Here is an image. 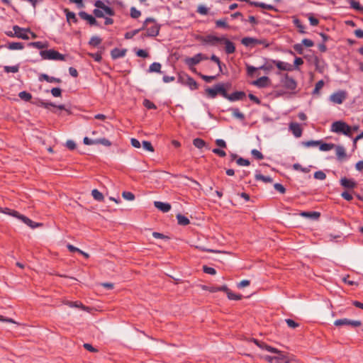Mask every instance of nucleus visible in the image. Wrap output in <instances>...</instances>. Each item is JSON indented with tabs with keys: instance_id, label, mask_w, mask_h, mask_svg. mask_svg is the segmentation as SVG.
<instances>
[{
	"instance_id": "nucleus-46",
	"label": "nucleus",
	"mask_w": 363,
	"mask_h": 363,
	"mask_svg": "<svg viewBox=\"0 0 363 363\" xmlns=\"http://www.w3.org/2000/svg\"><path fill=\"white\" fill-rule=\"evenodd\" d=\"M206 144V142L203 139L199 138H196L193 140V145L199 149H201L203 147H205Z\"/></svg>"
},
{
	"instance_id": "nucleus-47",
	"label": "nucleus",
	"mask_w": 363,
	"mask_h": 363,
	"mask_svg": "<svg viewBox=\"0 0 363 363\" xmlns=\"http://www.w3.org/2000/svg\"><path fill=\"white\" fill-rule=\"evenodd\" d=\"M228 298L230 300L239 301L242 298V296L240 294H235L231 290L228 292Z\"/></svg>"
},
{
	"instance_id": "nucleus-12",
	"label": "nucleus",
	"mask_w": 363,
	"mask_h": 363,
	"mask_svg": "<svg viewBox=\"0 0 363 363\" xmlns=\"http://www.w3.org/2000/svg\"><path fill=\"white\" fill-rule=\"evenodd\" d=\"M340 184L347 190L353 189L357 186V183L353 179H347V177H342Z\"/></svg>"
},
{
	"instance_id": "nucleus-23",
	"label": "nucleus",
	"mask_w": 363,
	"mask_h": 363,
	"mask_svg": "<svg viewBox=\"0 0 363 363\" xmlns=\"http://www.w3.org/2000/svg\"><path fill=\"white\" fill-rule=\"evenodd\" d=\"M264 60L265 61L264 64L259 67V69L269 73L274 67V63L272 62L274 60L264 58Z\"/></svg>"
},
{
	"instance_id": "nucleus-61",
	"label": "nucleus",
	"mask_w": 363,
	"mask_h": 363,
	"mask_svg": "<svg viewBox=\"0 0 363 363\" xmlns=\"http://www.w3.org/2000/svg\"><path fill=\"white\" fill-rule=\"evenodd\" d=\"M143 147L147 151L154 152V147L150 141L143 140Z\"/></svg>"
},
{
	"instance_id": "nucleus-35",
	"label": "nucleus",
	"mask_w": 363,
	"mask_h": 363,
	"mask_svg": "<svg viewBox=\"0 0 363 363\" xmlns=\"http://www.w3.org/2000/svg\"><path fill=\"white\" fill-rule=\"evenodd\" d=\"M0 213L7 214L17 218L19 212L9 208H0Z\"/></svg>"
},
{
	"instance_id": "nucleus-16",
	"label": "nucleus",
	"mask_w": 363,
	"mask_h": 363,
	"mask_svg": "<svg viewBox=\"0 0 363 363\" xmlns=\"http://www.w3.org/2000/svg\"><path fill=\"white\" fill-rule=\"evenodd\" d=\"M269 83H270L269 78L267 76H263V77H261L258 78L257 79L255 80L252 82V84L259 88H264V87L268 86Z\"/></svg>"
},
{
	"instance_id": "nucleus-62",
	"label": "nucleus",
	"mask_w": 363,
	"mask_h": 363,
	"mask_svg": "<svg viewBox=\"0 0 363 363\" xmlns=\"http://www.w3.org/2000/svg\"><path fill=\"white\" fill-rule=\"evenodd\" d=\"M203 271L204 273L211 275H215L216 274V270L214 268L207 265L203 266Z\"/></svg>"
},
{
	"instance_id": "nucleus-42",
	"label": "nucleus",
	"mask_w": 363,
	"mask_h": 363,
	"mask_svg": "<svg viewBox=\"0 0 363 363\" xmlns=\"http://www.w3.org/2000/svg\"><path fill=\"white\" fill-rule=\"evenodd\" d=\"M19 67H20L19 64H17L13 66L6 65L4 67V71L6 73H9V72L16 73L18 72Z\"/></svg>"
},
{
	"instance_id": "nucleus-45",
	"label": "nucleus",
	"mask_w": 363,
	"mask_h": 363,
	"mask_svg": "<svg viewBox=\"0 0 363 363\" xmlns=\"http://www.w3.org/2000/svg\"><path fill=\"white\" fill-rule=\"evenodd\" d=\"M216 28H223L224 29L230 28V26L226 22V18L216 21Z\"/></svg>"
},
{
	"instance_id": "nucleus-19",
	"label": "nucleus",
	"mask_w": 363,
	"mask_h": 363,
	"mask_svg": "<svg viewBox=\"0 0 363 363\" xmlns=\"http://www.w3.org/2000/svg\"><path fill=\"white\" fill-rule=\"evenodd\" d=\"M38 79L40 82L45 81L49 83H61L62 80L60 78H57L55 77H50L47 74L42 73L39 75Z\"/></svg>"
},
{
	"instance_id": "nucleus-2",
	"label": "nucleus",
	"mask_w": 363,
	"mask_h": 363,
	"mask_svg": "<svg viewBox=\"0 0 363 363\" xmlns=\"http://www.w3.org/2000/svg\"><path fill=\"white\" fill-rule=\"evenodd\" d=\"M205 94L208 99H215L218 95H220L227 99L228 96V93L226 89H224V84L223 82L217 83L212 87H206L205 89Z\"/></svg>"
},
{
	"instance_id": "nucleus-15",
	"label": "nucleus",
	"mask_w": 363,
	"mask_h": 363,
	"mask_svg": "<svg viewBox=\"0 0 363 363\" xmlns=\"http://www.w3.org/2000/svg\"><path fill=\"white\" fill-rule=\"evenodd\" d=\"M347 124V123L342 121L333 122L331 125V131L337 133H342Z\"/></svg>"
},
{
	"instance_id": "nucleus-31",
	"label": "nucleus",
	"mask_w": 363,
	"mask_h": 363,
	"mask_svg": "<svg viewBox=\"0 0 363 363\" xmlns=\"http://www.w3.org/2000/svg\"><path fill=\"white\" fill-rule=\"evenodd\" d=\"M176 218L179 225L186 226L190 223L189 219L181 213H178Z\"/></svg>"
},
{
	"instance_id": "nucleus-59",
	"label": "nucleus",
	"mask_w": 363,
	"mask_h": 363,
	"mask_svg": "<svg viewBox=\"0 0 363 363\" xmlns=\"http://www.w3.org/2000/svg\"><path fill=\"white\" fill-rule=\"evenodd\" d=\"M199 75L203 80H204L207 83H210L217 78V76H208V75H204L201 73H199Z\"/></svg>"
},
{
	"instance_id": "nucleus-26",
	"label": "nucleus",
	"mask_w": 363,
	"mask_h": 363,
	"mask_svg": "<svg viewBox=\"0 0 363 363\" xmlns=\"http://www.w3.org/2000/svg\"><path fill=\"white\" fill-rule=\"evenodd\" d=\"M185 64L191 69L192 67L200 62L199 57H197V54H196L192 57H186L184 60Z\"/></svg>"
},
{
	"instance_id": "nucleus-48",
	"label": "nucleus",
	"mask_w": 363,
	"mask_h": 363,
	"mask_svg": "<svg viewBox=\"0 0 363 363\" xmlns=\"http://www.w3.org/2000/svg\"><path fill=\"white\" fill-rule=\"evenodd\" d=\"M336 155L337 158L341 160L343 157H346V152L345 148L342 146H337L336 147Z\"/></svg>"
},
{
	"instance_id": "nucleus-14",
	"label": "nucleus",
	"mask_w": 363,
	"mask_h": 363,
	"mask_svg": "<svg viewBox=\"0 0 363 363\" xmlns=\"http://www.w3.org/2000/svg\"><path fill=\"white\" fill-rule=\"evenodd\" d=\"M246 97V94L243 91H236L228 96L227 99L230 101H242Z\"/></svg>"
},
{
	"instance_id": "nucleus-41",
	"label": "nucleus",
	"mask_w": 363,
	"mask_h": 363,
	"mask_svg": "<svg viewBox=\"0 0 363 363\" xmlns=\"http://www.w3.org/2000/svg\"><path fill=\"white\" fill-rule=\"evenodd\" d=\"M18 97L24 101H30L32 99V95L26 91L19 92Z\"/></svg>"
},
{
	"instance_id": "nucleus-20",
	"label": "nucleus",
	"mask_w": 363,
	"mask_h": 363,
	"mask_svg": "<svg viewBox=\"0 0 363 363\" xmlns=\"http://www.w3.org/2000/svg\"><path fill=\"white\" fill-rule=\"evenodd\" d=\"M154 206L155 208H157L158 210L163 213H167L171 210V204L169 203H164L162 201H155Z\"/></svg>"
},
{
	"instance_id": "nucleus-51",
	"label": "nucleus",
	"mask_w": 363,
	"mask_h": 363,
	"mask_svg": "<svg viewBox=\"0 0 363 363\" xmlns=\"http://www.w3.org/2000/svg\"><path fill=\"white\" fill-rule=\"evenodd\" d=\"M155 19L154 18L148 17L145 20V21L143 23L142 27L140 28L139 29H140V31L144 30H145L147 31V28H148V24L150 23H155Z\"/></svg>"
},
{
	"instance_id": "nucleus-10",
	"label": "nucleus",
	"mask_w": 363,
	"mask_h": 363,
	"mask_svg": "<svg viewBox=\"0 0 363 363\" xmlns=\"http://www.w3.org/2000/svg\"><path fill=\"white\" fill-rule=\"evenodd\" d=\"M17 218L21 220L23 223H24L26 225H27L32 229H35L38 227L43 226V225L42 223H36V222L33 221L29 218L26 217L24 215L21 214L20 213H19V215L18 216Z\"/></svg>"
},
{
	"instance_id": "nucleus-11",
	"label": "nucleus",
	"mask_w": 363,
	"mask_h": 363,
	"mask_svg": "<svg viewBox=\"0 0 363 363\" xmlns=\"http://www.w3.org/2000/svg\"><path fill=\"white\" fill-rule=\"evenodd\" d=\"M221 43L225 45V52L228 55L233 54L235 52V44L225 36H222Z\"/></svg>"
},
{
	"instance_id": "nucleus-52",
	"label": "nucleus",
	"mask_w": 363,
	"mask_h": 363,
	"mask_svg": "<svg viewBox=\"0 0 363 363\" xmlns=\"http://www.w3.org/2000/svg\"><path fill=\"white\" fill-rule=\"evenodd\" d=\"M143 105L147 109H157V106L153 102L147 99L143 100Z\"/></svg>"
},
{
	"instance_id": "nucleus-1",
	"label": "nucleus",
	"mask_w": 363,
	"mask_h": 363,
	"mask_svg": "<svg viewBox=\"0 0 363 363\" xmlns=\"http://www.w3.org/2000/svg\"><path fill=\"white\" fill-rule=\"evenodd\" d=\"M94 5L96 9L93 10V13L96 18H104V13L109 16H113L116 14L114 9L106 5L101 0L95 1Z\"/></svg>"
},
{
	"instance_id": "nucleus-22",
	"label": "nucleus",
	"mask_w": 363,
	"mask_h": 363,
	"mask_svg": "<svg viewBox=\"0 0 363 363\" xmlns=\"http://www.w3.org/2000/svg\"><path fill=\"white\" fill-rule=\"evenodd\" d=\"M126 49H119L118 48H113L111 51V56L113 60H116L120 57H123L126 54Z\"/></svg>"
},
{
	"instance_id": "nucleus-17",
	"label": "nucleus",
	"mask_w": 363,
	"mask_h": 363,
	"mask_svg": "<svg viewBox=\"0 0 363 363\" xmlns=\"http://www.w3.org/2000/svg\"><path fill=\"white\" fill-rule=\"evenodd\" d=\"M272 62L274 63V65L278 68L280 71H288L291 72L292 71V65L282 62L280 60H273Z\"/></svg>"
},
{
	"instance_id": "nucleus-64",
	"label": "nucleus",
	"mask_w": 363,
	"mask_h": 363,
	"mask_svg": "<svg viewBox=\"0 0 363 363\" xmlns=\"http://www.w3.org/2000/svg\"><path fill=\"white\" fill-rule=\"evenodd\" d=\"M314 178L319 180H324L326 178V174L323 171H317L314 173Z\"/></svg>"
},
{
	"instance_id": "nucleus-33",
	"label": "nucleus",
	"mask_w": 363,
	"mask_h": 363,
	"mask_svg": "<svg viewBox=\"0 0 363 363\" xmlns=\"http://www.w3.org/2000/svg\"><path fill=\"white\" fill-rule=\"evenodd\" d=\"M350 5V8L353 9L357 11L363 13V6H362L359 2L356 1L354 0H345Z\"/></svg>"
},
{
	"instance_id": "nucleus-54",
	"label": "nucleus",
	"mask_w": 363,
	"mask_h": 363,
	"mask_svg": "<svg viewBox=\"0 0 363 363\" xmlns=\"http://www.w3.org/2000/svg\"><path fill=\"white\" fill-rule=\"evenodd\" d=\"M130 17L134 19H137L141 16V12L134 6L130 8Z\"/></svg>"
},
{
	"instance_id": "nucleus-18",
	"label": "nucleus",
	"mask_w": 363,
	"mask_h": 363,
	"mask_svg": "<svg viewBox=\"0 0 363 363\" xmlns=\"http://www.w3.org/2000/svg\"><path fill=\"white\" fill-rule=\"evenodd\" d=\"M222 36L218 37L212 34H208L206 35V45H210L212 46H215L218 43H221Z\"/></svg>"
},
{
	"instance_id": "nucleus-32",
	"label": "nucleus",
	"mask_w": 363,
	"mask_h": 363,
	"mask_svg": "<svg viewBox=\"0 0 363 363\" xmlns=\"http://www.w3.org/2000/svg\"><path fill=\"white\" fill-rule=\"evenodd\" d=\"M64 13L66 15L67 22H69L70 21H72V22H74L75 23H77L78 19L76 17V14L74 12L70 11L68 9H65Z\"/></svg>"
},
{
	"instance_id": "nucleus-56",
	"label": "nucleus",
	"mask_w": 363,
	"mask_h": 363,
	"mask_svg": "<svg viewBox=\"0 0 363 363\" xmlns=\"http://www.w3.org/2000/svg\"><path fill=\"white\" fill-rule=\"evenodd\" d=\"M246 68H247V74L250 77H253L255 72L257 70L259 69V67H255L254 66L249 65H246Z\"/></svg>"
},
{
	"instance_id": "nucleus-4",
	"label": "nucleus",
	"mask_w": 363,
	"mask_h": 363,
	"mask_svg": "<svg viewBox=\"0 0 363 363\" xmlns=\"http://www.w3.org/2000/svg\"><path fill=\"white\" fill-rule=\"evenodd\" d=\"M40 55L43 60H65V56L54 49L41 50Z\"/></svg>"
},
{
	"instance_id": "nucleus-3",
	"label": "nucleus",
	"mask_w": 363,
	"mask_h": 363,
	"mask_svg": "<svg viewBox=\"0 0 363 363\" xmlns=\"http://www.w3.org/2000/svg\"><path fill=\"white\" fill-rule=\"evenodd\" d=\"M241 43L247 48L252 49L257 45H262L264 48H268L270 43L265 38L258 39L252 37H244L241 39Z\"/></svg>"
},
{
	"instance_id": "nucleus-13",
	"label": "nucleus",
	"mask_w": 363,
	"mask_h": 363,
	"mask_svg": "<svg viewBox=\"0 0 363 363\" xmlns=\"http://www.w3.org/2000/svg\"><path fill=\"white\" fill-rule=\"evenodd\" d=\"M79 16L81 18L86 21L90 26H99V22L96 21L95 16L87 13L85 11H80Z\"/></svg>"
},
{
	"instance_id": "nucleus-63",
	"label": "nucleus",
	"mask_w": 363,
	"mask_h": 363,
	"mask_svg": "<svg viewBox=\"0 0 363 363\" xmlns=\"http://www.w3.org/2000/svg\"><path fill=\"white\" fill-rule=\"evenodd\" d=\"M251 154L256 160H260L264 158L263 154L256 149L252 150Z\"/></svg>"
},
{
	"instance_id": "nucleus-5",
	"label": "nucleus",
	"mask_w": 363,
	"mask_h": 363,
	"mask_svg": "<svg viewBox=\"0 0 363 363\" xmlns=\"http://www.w3.org/2000/svg\"><path fill=\"white\" fill-rule=\"evenodd\" d=\"M281 82L286 89L294 91L297 87L296 81L290 77L288 74H285L284 77L281 79Z\"/></svg>"
},
{
	"instance_id": "nucleus-25",
	"label": "nucleus",
	"mask_w": 363,
	"mask_h": 363,
	"mask_svg": "<svg viewBox=\"0 0 363 363\" xmlns=\"http://www.w3.org/2000/svg\"><path fill=\"white\" fill-rule=\"evenodd\" d=\"M277 356H274V363H289V358L284 352L279 350V352L277 353Z\"/></svg>"
},
{
	"instance_id": "nucleus-7",
	"label": "nucleus",
	"mask_w": 363,
	"mask_h": 363,
	"mask_svg": "<svg viewBox=\"0 0 363 363\" xmlns=\"http://www.w3.org/2000/svg\"><path fill=\"white\" fill-rule=\"evenodd\" d=\"M347 98V92L343 90H340L330 95V99L335 104H342Z\"/></svg>"
},
{
	"instance_id": "nucleus-37",
	"label": "nucleus",
	"mask_w": 363,
	"mask_h": 363,
	"mask_svg": "<svg viewBox=\"0 0 363 363\" xmlns=\"http://www.w3.org/2000/svg\"><path fill=\"white\" fill-rule=\"evenodd\" d=\"M28 47L35 48L37 49H43L48 48V43H43L40 41L30 42L28 44Z\"/></svg>"
},
{
	"instance_id": "nucleus-57",
	"label": "nucleus",
	"mask_w": 363,
	"mask_h": 363,
	"mask_svg": "<svg viewBox=\"0 0 363 363\" xmlns=\"http://www.w3.org/2000/svg\"><path fill=\"white\" fill-rule=\"evenodd\" d=\"M236 163L240 166H249L250 164L249 160L240 157L236 160Z\"/></svg>"
},
{
	"instance_id": "nucleus-21",
	"label": "nucleus",
	"mask_w": 363,
	"mask_h": 363,
	"mask_svg": "<svg viewBox=\"0 0 363 363\" xmlns=\"http://www.w3.org/2000/svg\"><path fill=\"white\" fill-rule=\"evenodd\" d=\"M289 130L296 138H300L302 135V128L297 123H291L289 125Z\"/></svg>"
},
{
	"instance_id": "nucleus-43",
	"label": "nucleus",
	"mask_w": 363,
	"mask_h": 363,
	"mask_svg": "<svg viewBox=\"0 0 363 363\" xmlns=\"http://www.w3.org/2000/svg\"><path fill=\"white\" fill-rule=\"evenodd\" d=\"M95 145H102L106 147H110L112 145V143L109 140L105 138H102L95 139Z\"/></svg>"
},
{
	"instance_id": "nucleus-6",
	"label": "nucleus",
	"mask_w": 363,
	"mask_h": 363,
	"mask_svg": "<svg viewBox=\"0 0 363 363\" xmlns=\"http://www.w3.org/2000/svg\"><path fill=\"white\" fill-rule=\"evenodd\" d=\"M334 325L335 326L350 325L353 328H355L360 326L362 325V322L360 320H350L348 318H342L335 320Z\"/></svg>"
},
{
	"instance_id": "nucleus-55",
	"label": "nucleus",
	"mask_w": 363,
	"mask_h": 363,
	"mask_svg": "<svg viewBox=\"0 0 363 363\" xmlns=\"http://www.w3.org/2000/svg\"><path fill=\"white\" fill-rule=\"evenodd\" d=\"M140 32V29H135L129 32H126L124 35L125 39H132L135 35Z\"/></svg>"
},
{
	"instance_id": "nucleus-36",
	"label": "nucleus",
	"mask_w": 363,
	"mask_h": 363,
	"mask_svg": "<svg viewBox=\"0 0 363 363\" xmlns=\"http://www.w3.org/2000/svg\"><path fill=\"white\" fill-rule=\"evenodd\" d=\"M230 111L232 112V116L240 121L245 120V115L240 111L238 108H231Z\"/></svg>"
},
{
	"instance_id": "nucleus-34",
	"label": "nucleus",
	"mask_w": 363,
	"mask_h": 363,
	"mask_svg": "<svg viewBox=\"0 0 363 363\" xmlns=\"http://www.w3.org/2000/svg\"><path fill=\"white\" fill-rule=\"evenodd\" d=\"M161 67H162V65L160 62H153L150 65L147 72H148L162 73Z\"/></svg>"
},
{
	"instance_id": "nucleus-50",
	"label": "nucleus",
	"mask_w": 363,
	"mask_h": 363,
	"mask_svg": "<svg viewBox=\"0 0 363 363\" xmlns=\"http://www.w3.org/2000/svg\"><path fill=\"white\" fill-rule=\"evenodd\" d=\"M293 23L295 25V26L298 28L299 33H306V31L304 30L305 26L302 24L301 21L299 19L295 18L293 21Z\"/></svg>"
},
{
	"instance_id": "nucleus-39",
	"label": "nucleus",
	"mask_w": 363,
	"mask_h": 363,
	"mask_svg": "<svg viewBox=\"0 0 363 363\" xmlns=\"http://www.w3.org/2000/svg\"><path fill=\"white\" fill-rule=\"evenodd\" d=\"M91 196L97 201H103L104 199L103 194L96 189L91 191Z\"/></svg>"
},
{
	"instance_id": "nucleus-53",
	"label": "nucleus",
	"mask_w": 363,
	"mask_h": 363,
	"mask_svg": "<svg viewBox=\"0 0 363 363\" xmlns=\"http://www.w3.org/2000/svg\"><path fill=\"white\" fill-rule=\"evenodd\" d=\"M293 169L296 171H300L304 173L310 172L309 167H303L299 163H295L293 164Z\"/></svg>"
},
{
	"instance_id": "nucleus-27",
	"label": "nucleus",
	"mask_w": 363,
	"mask_h": 363,
	"mask_svg": "<svg viewBox=\"0 0 363 363\" xmlns=\"http://www.w3.org/2000/svg\"><path fill=\"white\" fill-rule=\"evenodd\" d=\"M255 178L257 181H262L264 183H272L273 182L271 177L262 175L259 170H256Z\"/></svg>"
},
{
	"instance_id": "nucleus-49",
	"label": "nucleus",
	"mask_w": 363,
	"mask_h": 363,
	"mask_svg": "<svg viewBox=\"0 0 363 363\" xmlns=\"http://www.w3.org/2000/svg\"><path fill=\"white\" fill-rule=\"evenodd\" d=\"M303 64V60L301 57H296L292 65V71L294 69L298 70L299 66Z\"/></svg>"
},
{
	"instance_id": "nucleus-28",
	"label": "nucleus",
	"mask_w": 363,
	"mask_h": 363,
	"mask_svg": "<svg viewBox=\"0 0 363 363\" xmlns=\"http://www.w3.org/2000/svg\"><path fill=\"white\" fill-rule=\"evenodd\" d=\"M185 79L186 82L184 85L189 86V88L192 91L198 89L199 84L193 77H185Z\"/></svg>"
},
{
	"instance_id": "nucleus-24",
	"label": "nucleus",
	"mask_w": 363,
	"mask_h": 363,
	"mask_svg": "<svg viewBox=\"0 0 363 363\" xmlns=\"http://www.w3.org/2000/svg\"><path fill=\"white\" fill-rule=\"evenodd\" d=\"M300 216L303 218H310L312 220H317L320 216V213L318 211H301Z\"/></svg>"
},
{
	"instance_id": "nucleus-8",
	"label": "nucleus",
	"mask_w": 363,
	"mask_h": 363,
	"mask_svg": "<svg viewBox=\"0 0 363 363\" xmlns=\"http://www.w3.org/2000/svg\"><path fill=\"white\" fill-rule=\"evenodd\" d=\"M13 30L14 32L12 31H6V35L9 37L13 38L16 37L23 40H28L29 36L27 34H18V31H23V28H21L17 25L13 26Z\"/></svg>"
},
{
	"instance_id": "nucleus-9",
	"label": "nucleus",
	"mask_w": 363,
	"mask_h": 363,
	"mask_svg": "<svg viewBox=\"0 0 363 363\" xmlns=\"http://www.w3.org/2000/svg\"><path fill=\"white\" fill-rule=\"evenodd\" d=\"M151 23L152 25L148 26V28H147V31L145 33V35L151 38H155L159 35L161 26L159 23H157L156 21L155 23Z\"/></svg>"
},
{
	"instance_id": "nucleus-30",
	"label": "nucleus",
	"mask_w": 363,
	"mask_h": 363,
	"mask_svg": "<svg viewBox=\"0 0 363 363\" xmlns=\"http://www.w3.org/2000/svg\"><path fill=\"white\" fill-rule=\"evenodd\" d=\"M250 4L255 6L256 7H260V8L264 9H268V10H271V11H277V9L274 6L270 5V4H267L262 3V2L254 1V2H250Z\"/></svg>"
},
{
	"instance_id": "nucleus-58",
	"label": "nucleus",
	"mask_w": 363,
	"mask_h": 363,
	"mask_svg": "<svg viewBox=\"0 0 363 363\" xmlns=\"http://www.w3.org/2000/svg\"><path fill=\"white\" fill-rule=\"evenodd\" d=\"M88 55L92 57L94 61L100 62L102 60L101 52H97L96 53H88Z\"/></svg>"
},
{
	"instance_id": "nucleus-40",
	"label": "nucleus",
	"mask_w": 363,
	"mask_h": 363,
	"mask_svg": "<svg viewBox=\"0 0 363 363\" xmlns=\"http://www.w3.org/2000/svg\"><path fill=\"white\" fill-rule=\"evenodd\" d=\"M102 39L99 36H92L89 41V45L92 47H99L101 44Z\"/></svg>"
},
{
	"instance_id": "nucleus-29",
	"label": "nucleus",
	"mask_w": 363,
	"mask_h": 363,
	"mask_svg": "<svg viewBox=\"0 0 363 363\" xmlns=\"http://www.w3.org/2000/svg\"><path fill=\"white\" fill-rule=\"evenodd\" d=\"M9 50H22L24 48V45L21 42H11L8 43L7 45H5Z\"/></svg>"
},
{
	"instance_id": "nucleus-38",
	"label": "nucleus",
	"mask_w": 363,
	"mask_h": 363,
	"mask_svg": "<svg viewBox=\"0 0 363 363\" xmlns=\"http://www.w3.org/2000/svg\"><path fill=\"white\" fill-rule=\"evenodd\" d=\"M63 303L64 304L68 306L70 308H79L85 309V306L81 302L79 301H65Z\"/></svg>"
},
{
	"instance_id": "nucleus-44",
	"label": "nucleus",
	"mask_w": 363,
	"mask_h": 363,
	"mask_svg": "<svg viewBox=\"0 0 363 363\" xmlns=\"http://www.w3.org/2000/svg\"><path fill=\"white\" fill-rule=\"evenodd\" d=\"M319 145V149L321 151H329L335 147V145L333 143H322L321 141Z\"/></svg>"
},
{
	"instance_id": "nucleus-60",
	"label": "nucleus",
	"mask_w": 363,
	"mask_h": 363,
	"mask_svg": "<svg viewBox=\"0 0 363 363\" xmlns=\"http://www.w3.org/2000/svg\"><path fill=\"white\" fill-rule=\"evenodd\" d=\"M122 196L124 199L128 201H133L135 199V195L130 191H123Z\"/></svg>"
}]
</instances>
